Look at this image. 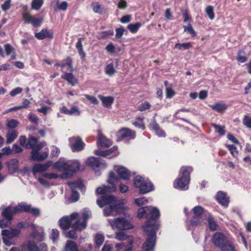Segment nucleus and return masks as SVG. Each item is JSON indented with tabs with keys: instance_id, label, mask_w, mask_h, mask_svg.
Instances as JSON below:
<instances>
[{
	"instance_id": "obj_1",
	"label": "nucleus",
	"mask_w": 251,
	"mask_h": 251,
	"mask_svg": "<svg viewBox=\"0 0 251 251\" xmlns=\"http://www.w3.org/2000/svg\"><path fill=\"white\" fill-rule=\"evenodd\" d=\"M119 180V177L116 176L113 172H111L108 179V182L111 185V186H103L96 189V193L97 194L102 195L100 199L97 200V204L100 208L106 205H108V208L106 207L104 209L105 216H114L118 212L120 205L118 203L116 198L114 196L105 194L107 192H115L116 190V184Z\"/></svg>"
},
{
	"instance_id": "obj_2",
	"label": "nucleus",
	"mask_w": 251,
	"mask_h": 251,
	"mask_svg": "<svg viewBox=\"0 0 251 251\" xmlns=\"http://www.w3.org/2000/svg\"><path fill=\"white\" fill-rule=\"evenodd\" d=\"M148 212V216L150 215V218L144 226L143 229L148 237L143 245V251H154L156 232L159 228V225L155 220L159 217L160 212L158 208L151 206H149Z\"/></svg>"
},
{
	"instance_id": "obj_3",
	"label": "nucleus",
	"mask_w": 251,
	"mask_h": 251,
	"mask_svg": "<svg viewBox=\"0 0 251 251\" xmlns=\"http://www.w3.org/2000/svg\"><path fill=\"white\" fill-rule=\"evenodd\" d=\"M53 167L58 171L64 172L61 175L62 178H69L80 170L79 163L77 160H60L55 162Z\"/></svg>"
},
{
	"instance_id": "obj_4",
	"label": "nucleus",
	"mask_w": 251,
	"mask_h": 251,
	"mask_svg": "<svg viewBox=\"0 0 251 251\" xmlns=\"http://www.w3.org/2000/svg\"><path fill=\"white\" fill-rule=\"evenodd\" d=\"M192 171L191 167H182L180 170L181 176L174 182V187L181 190L187 189L190 182V174Z\"/></svg>"
},
{
	"instance_id": "obj_5",
	"label": "nucleus",
	"mask_w": 251,
	"mask_h": 251,
	"mask_svg": "<svg viewBox=\"0 0 251 251\" xmlns=\"http://www.w3.org/2000/svg\"><path fill=\"white\" fill-rule=\"evenodd\" d=\"M59 225L63 230H67L71 226L75 229V224L79 223L78 214L77 213H72L70 216H64L59 221Z\"/></svg>"
},
{
	"instance_id": "obj_6",
	"label": "nucleus",
	"mask_w": 251,
	"mask_h": 251,
	"mask_svg": "<svg viewBox=\"0 0 251 251\" xmlns=\"http://www.w3.org/2000/svg\"><path fill=\"white\" fill-rule=\"evenodd\" d=\"M134 185L139 188L141 194H146L152 190L153 185L149 181L144 179L142 176H136L134 180Z\"/></svg>"
},
{
	"instance_id": "obj_7",
	"label": "nucleus",
	"mask_w": 251,
	"mask_h": 251,
	"mask_svg": "<svg viewBox=\"0 0 251 251\" xmlns=\"http://www.w3.org/2000/svg\"><path fill=\"white\" fill-rule=\"evenodd\" d=\"M72 190V195L70 198V201L71 202H75L78 200L79 195L76 191V189L83 190L84 185L81 180H78L74 182H69L68 183Z\"/></svg>"
},
{
	"instance_id": "obj_8",
	"label": "nucleus",
	"mask_w": 251,
	"mask_h": 251,
	"mask_svg": "<svg viewBox=\"0 0 251 251\" xmlns=\"http://www.w3.org/2000/svg\"><path fill=\"white\" fill-rule=\"evenodd\" d=\"M20 229L15 228L2 230L1 234L3 236L2 239L4 244L8 247L12 245L13 243L10 240L18 236L20 234Z\"/></svg>"
},
{
	"instance_id": "obj_9",
	"label": "nucleus",
	"mask_w": 251,
	"mask_h": 251,
	"mask_svg": "<svg viewBox=\"0 0 251 251\" xmlns=\"http://www.w3.org/2000/svg\"><path fill=\"white\" fill-rule=\"evenodd\" d=\"M17 212H27L31 213L35 216L40 215V210L38 208L32 207L30 204L25 202H20L15 206Z\"/></svg>"
},
{
	"instance_id": "obj_10",
	"label": "nucleus",
	"mask_w": 251,
	"mask_h": 251,
	"mask_svg": "<svg viewBox=\"0 0 251 251\" xmlns=\"http://www.w3.org/2000/svg\"><path fill=\"white\" fill-rule=\"evenodd\" d=\"M203 211V208L201 206H197L193 208L194 216L190 220L191 225L196 226L202 223L203 221L202 215Z\"/></svg>"
},
{
	"instance_id": "obj_11",
	"label": "nucleus",
	"mask_w": 251,
	"mask_h": 251,
	"mask_svg": "<svg viewBox=\"0 0 251 251\" xmlns=\"http://www.w3.org/2000/svg\"><path fill=\"white\" fill-rule=\"evenodd\" d=\"M113 228L119 230H126L133 228L132 225L127 220L123 218H118L115 219L111 224Z\"/></svg>"
},
{
	"instance_id": "obj_12",
	"label": "nucleus",
	"mask_w": 251,
	"mask_h": 251,
	"mask_svg": "<svg viewBox=\"0 0 251 251\" xmlns=\"http://www.w3.org/2000/svg\"><path fill=\"white\" fill-rule=\"evenodd\" d=\"M22 17L25 24H31L34 27L40 26L43 21L42 18H37L32 16L27 12L23 13Z\"/></svg>"
},
{
	"instance_id": "obj_13",
	"label": "nucleus",
	"mask_w": 251,
	"mask_h": 251,
	"mask_svg": "<svg viewBox=\"0 0 251 251\" xmlns=\"http://www.w3.org/2000/svg\"><path fill=\"white\" fill-rule=\"evenodd\" d=\"M69 145L73 151H82L85 144L79 137H73L69 138Z\"/></svg>"
},
{
	"instance_id": "obj_14",
	"label": "nucleus",
	"mask_w": 251,
	"mask_h": 251,
	"mask_svg": "<svg viewBox=\"0 0 251 251\" xmlns=\"http://www.w3.org/2000/svg\"><path fill=\"white\" fill-rule=\"evenodd\" d=\"M212 242L216 247L221 249L225 246L227 243H228L230 241L227 239L224 234L219 232H217L213 235Z\"/></svg>"
},
{
	"instance_id": "obj_15",
	"label": "nucleus",
	"mask_w": 251,
	"mask_h": 251,
	"mask_svg": "<svg viewBox=\"0 0 251 251\" xmlns=\"http://www.w3.org/2000/svg\"><path fill=\"white\" fill-rule=\"evenodd\" d=\"M91 216V211L89 209H84L82 213V221H81L80 220L78 219L79 223L78 225L75 224V229L78 230L79 231H81L82 229H85L87 226V219L90 218Z\"/></svg>"
},
{
	"instance_id": "obj_16",
	"label": "nucleus",
	"mask_w": 251,
	"mask_h": 251,
	"mask_svg": "<svg viewBox=\"0 0 251 251\" xmlns=\"http://www.w3.org/2000/svg\"><path fill=\"white\" fill-rule=\"evenodd\" d=\"M43 142H38L37 138L34 137H30L28 139L27 144L26 145L27 149H32L33 150L40 151L44 147Z\"/></svg>"
},
{
	"instance_id": "obj_17",
	"label": "nucleus",
	"mask_w": 251,
	"mask_h": 251,
	"mask_svg": "<svg viewBox=\"0 0 251 251\" xmlns=\"http://www.w3.org/2000/svg\"><path fill=\"white\" fill-rule=\"evenodd\" d=\"M117 135L121 139L128 138L129 139H133L135 137L136 133L134 131L125 127L120 130Z\"/></svg>"
},
{
	"instance_id": "obj_18",
	"label": "nucleus",
	"mask_w": 251,
	"mask_h": 251,
	"mask_svg": "<svg viewBox=\"0 0 251 251\" xmlns=\"http://www.w3.org/2000/svg\"><path fill=\"white\" fill-rule=\"evenodd\" d=\"M88 166H91L94 169L99 168H104L105 163L101 162L99 158L95 157H91L88 158L86 162Z\"/></svg>"
},
{
	"instance_id": "obj_19",
	"label": "nucleus",
	"mask_w": 251,
	"mask_h": 251,
	"mask_svg": "<svg viewBox=\"0 0 251 251\" xmlns=\"http://www.w3.org/2000/svg\"><path fill=\"white\" fill-rule=\"evenodd\" d=\"M39 151L32 150L31 152V159L33 161H42L48 156V153L46 151L39 152Z\"/></svg>"
},
{
	"instance_id": "obj_20",
	"label": "nucleus",
	"mask_w": 251,
	"mask_h": 251,
	"mask_svg": "<svg viewBox=\"0 0 251 251\" xmlns=\"http://www.w3.org/2000/svg\"><path fill=\"white\" fill-rule=\"evenodd\" d=\"M27 249L28 251H47V246L45 243H42L38 245L34 242H29L28 243Z\"/></svg>"
},
{
	"instance_id": "obj_21",
	"label": "nucleus",
	"mask_w": 251,
	"mask_h": 251,
	"mask_svg": "<svg viewBox=\"0 0 251 251\" xmlns=\"http://www.w3.org/2000/svg\"><path fill=\"white\" fill-rule=\"evenodd\" d=\"M17 211L15 206H8L3 208L1 212L2 215L5 218V219L11 220L13 218L14 214L17 213Z\"/></svg>"
},
{
	"instance_id": "obj_22",
	"label": "nucleus",
	"mask_w": 251,
	"mask_h": 251,
	"mask_svg": "<svg viewBox=\"0 0 251 251\" xmlns=\"http://www.w3.org/2000/svg\"><path fill=\"white\" fill-rule=\"evenodd\" d=\"M216 200L222 205L227 207L229 201L225 193L222 191H219L216 195Z\"/></svg>"
},
{
	"instance_id": "obj_23",
	"label": "nucleus",
	"mask_w": 251,
	"mask_h": 251,
	"mask_svg": "<svg viewBox=\"0 0 251 251\" xmlns=\"http://www.w3.org/2000/svg\"><path fill=\"white\" fill-rule=\"evenodd\" d=\"M35 37L39 40H43L45 38L52 39L53 33L47 29H43L41 31L35 34Z\"/></svg>"
},
{
	"instance_id": "obj_24",
	"label": "nucleus",
	"mask_w": 251,
	"mask_h": 251,
	"mask_svg": "<svg viewBox=\"0 0 251 251\" xmlns=\"http://www.w3.org/2000/svg\"><path fill=\"white\" fill-rule=\"evenodd\" d=\"M9 172L13 174L17 172L19 169V161L16 158L10 160L6 163Z\"/></svg>"
},
{
	"instance_id": "obj_25",
	"label": "nucleus",
	"mask_w": 251,
	"mask_h": 251,
	"mask_svg": "<svg viewBox=\"0 0 251 251\" xmlns=\"http://www.w3.org/2000/svg\"><path fill=\"white\" fill-rule=\"evenodd\" d=\"M98 143L103 148H108L112 145V142L101 134H99Z\"/></svg>"
},
{
	"instance_id": "obj_26",
	"label": "nucleus",
	"mask_w": 251,
	"mask_h": 251,
	"mask_svg": "<svg viewBox=\"0 0 251 251\" xmlns=\"http://www.w3.org/2000/svg\"><path fill=\"white\" fill-rule=\"evenodd\" d=\"M117 150V147H113L112 148L106 151L97 150L94 151V154L96 155L107 157Z\"/></svg>"
},
{
	"instance_id": "obj_27",
	"label": "nucleus",
	"mask_w": 251,
	"mask_h": 251,
	"mask_svg": "<svg viewBox=\"0 0 251 251\" xmlns=\"http://www.w3.org/2000/svg\"><path fill=\"white\" fill-rule=\"evenodd\" d=\"M117 173L120 178L125 180L129 179L130 176L129 171L124 167H120L117 169Z\"/></svg>"
},
{
	"instance_id": "obj_28",
	"label": "nucleus",
	"mask_w": 251,
	"mask_h": 251,
	"mask_svg": "<svg viewBox=\"0 0 251 251\" xmlns=\"http://www.w3.org/2000/svg\"><path fill=\"white\" fill-rule=\"evenodd\" d=\"M18 133L15 130L9 131L6 135V143L10 144L12 143L18 137Z\"/></svg>"
},
{
	"instance_id": "obj_29",
	"label": "nucleus",
	"mask_w": 251,
	"mask_h": 251,
	"mask_svg": "<svg viewBox=\"0 0 251 251\" xmlns=\"http://www.w3.org/2000/svg\"><path fill=\"white\" fill-rule=\"evenodd\" d=\"M99 99L101 100L103 105L105 107H109L111 106L114 101V98L112 97L108 96L104 97L99 95Z\"/></svg>"
},
{
	"instance_id": "obj_30",
	"label": "nucleus",
	"mask_w": 251,
	"mask_h": 251,
	"mask_svg": "<svg viewBox=\"0 0 251 251\" xmlns=\"http://www.w3.org/2000/svg\"><path fill=\"white\" fill-rule=\"evenodd\" d=\"M65 251H79L77 246L75 242L68 240L64 248Z\"/></svg>"
},
{
	"instance_id": "obj_31",
	"label": "nucleus",
	"mask_w": 251,
	"mask_h": 251,
	"mask_svg": "<svg viewBox=\"0 0 251 251\" xmlns=\"http://www.w3.org/2000/svg\"><path fill=\"white\" fill-rule=\"evenodd\" d=\"M210 107L218 112H222L227 109V106L223 102H217V103L210 105Z\"/></svg>"
},
{
	"instance_id": "obj_32",
	"label": "nucleus",
	"mask_w": 251,
	"mask_h": 251,
	"mask_svg": "<svg viewBox=\"0 0 251 251\" xmlns=\"http://www.w3.org/2000/svg\"><path fill=\"white\" fill-rule=\"evenodd\" d=\"M61 78L67 80L73 86L77 83L76 79L72 73H66L64 75L61 76Z\"/></svg>"
},
{
	"instance_id": "obj_33",
	"label": "nucleus",
	"mask_w": 251,
	"mask_h": 251,
	"mask_svg": "<svg viewBox=\"0 0 251 251\" xmlns=\"http://www.w3.org/2000/svg\"><path fill=\"white\" fill-rule=\"evenodd\" d=\"M83 40V38H79L75 45V47L77 50L78 54L81 58H84L86 56V54L83 50V46L82 44V41Z\"/></svg>"
},
{
	"instance_id": "obj_34",
	"label": "nucleus",
	"mask_w": 251,
	"mask_h": 251,
	"mask_svg": "<svg viewBox=\"0 0 251 251\" xmlns=\"http://www.w3.org/2000/svg\"><path fill=\"white\" fill-rule=\"evenodd\" d=\"M31 237L36 241H42L44 239V233L42 231L39 232L34 230L31 234Z\"/></svg>"
},
{
	"instance_id": "obj_35",
	"label": "nucleus",
	"mask_w": 251,
	"mask_h": 251,
	"mask_svg": "<svg viewBox=\"0 0 251 251\" xmlns=\"http://www.w3.org/2000/svg\"><path fill=\"white\" fill-rule=\"evenodd\" d=\"M114 35L113 30L104 31L98 33L97 38L99 39H106L110 36Z\"/></svg>"
},
{
	"instance_id": "obj_36",
	"label": "nucleus",
	"mask_w": 251,
	"mask_h": 251,
	"mask_svg": "<svg viewBox=\"0 0 251 251\" xmlns=\"http://www.w3.org/2000/svg\"><path fill=\"white\" fill-rule=\"evenodd\" d=\"M46 170H47L45 168V166H44V164H37L33 166L32 169V172L33 173V175L35 176L36 173H42Z\"/></svg>"
},
{
	"instance_id": "obj_37",
	"label": "nucleus",
	"mask_w": 251,
	"mask_h": 251,
	"mask_svg": "<svg viewBox=\"0 0 251 251\" xmlns=\"http://www.w3.org/2000/svg\"><path fill=\"white\" fill-rule=\"evenodd\" d=\"M116 72L113 63L107 64L105 68V74L109 76H112Z\"/></svg>"
},
{
	"instance_id": "obj_38",
	"label": "nucleus",
	"mask_w": 251,
	"mask_h": 251,
	"mask_svg": "<svg viewBox=\"0 0 251 251\" xmlns=\"http://www.w3.org/2000/svg\"><path fill=\"white\" fill-rule=\"evenodd\" d=\"M149 210V206L143 207L139 209L138 211L137 216L139 218H142L143 216H148V212Z\"/></svg>"
},
{
	"instance_id": "obj_39",
	"label": "nucleus",
	"mask_w": 251,
	"mask_h": 251,
	"mask_svg": "<svg viewBox=\"0 0 251 251\" xmlns=\"http://www.w3.org/2000/svg\"><path fill=\"white\" fill-rule=\"evenodd\" d=\"M4 47L6 55H9L12 54V59H15V53L14 51V48L9 44H5Z\"/></svg>"
},
{
	"instance_id": "obj_40",
	"label": "nucleus",
	"mask_w": 251,
	"mask_h": 251,
	"mask_svg": "<svg viewBox=\"0 0 251 251\" xmlns=\"http://www.w3.org/2000/svg\"><path fill=\"white\" fill-rule=\"evenodd\" d=\"M43 4V0H33L31 7L34 10H39Z\"/></svg>"
},
{
	"instance_id": "obj_41",
	"label": "nucleus",
	"mask_w": 251,
	"mask_h": 251,
	"mask_svg": "<svg viewBox=\"0 0 251 251\" xmlns=\"http://www.w3.org/2000/svg\"><path fill=\"white\" fill-rule=\"evenodd\" d=\"M212 126L215 128L216 132L218 133L221 135H224L225 134L226 131L225 129V126H220L215 124H212Z\"/></svg>"
},
{
	"instance_id": "obj_42",
	"label": "nucleus",
	"mask_w": 251,
	"mask_h": 251,
	"mask_svg": "<svg viewBox=\"0 0 251 251\" xmlns=\"http://www.w3.org/2000/svg\"><path fill=\"white\" fill-rule=\"evenodd\" d=\"M140 23H136L135 24H129L127 26V28L132 33H135L137 31L139 27L141 26Z\"/></svg>"
},
{
	"instance_id": "obj_43",
	"label": "nucleus",
	"mask_w": 251,
	"mask_h": 251,
	"mask_svg": "<svg viewBox=\"0 0 251 251\" xmlns=\"http://www.w3.org/2000/svg\"><path fill=\"white\" fill-rule=\"evenodd\" d=\"M19 124L18 121L15 119H11L7 122L6 126L10 129L16 128Z\"/></svg>"
},
{
	"instance_id": "obj_44",
	"label": "nucleus",
	"mask_w": 251,
	"mask_h": 251,
	"mask_svg": "<svg viewBox=\"0 0 251 251\" xmlns=\"http://www.w3.org/2000/svg\"><path fill=\"white\" fill-rule=\"evenodd\" d=\"M205 12L210 20L214 19L215 17V15L214 13V9L212 6L209 5L207 6L205 9Z\"/></svg>"
},
{
	"instance_id": "obj_45",
	"label": "nucleus",
	"mask_w": 251,
	"mask_h": 251,
	"mask_svg": "<svg viewBox=\"0 0 251 251\" xmlns=\"http://www.w3.org/2000/svg\"><path fill=\"white\" fill-rule=\"evenodd\" d=\"M243 124L247 128L251 129V116L245 115L243 119Z\"/></svg>"
},
{
	"instance_id": "obj_46",
	"label": "nucleus",
	"mask_w": 251,
	"mask_h": 251,
	"mask_svg": "<svg viewBox=\"0 0 251 251\" xmlns=\"http://www.w3.org/2000/svg\"><path fill=\"white\" fill-rule=\"evenodd\" d=\"M226 146L233 156H236L238 155V151L236 146L233 145H226Z\"/></svg>"
},
{
	"instance_id": "obj_47",
	"label": "nucleus",
	"mask_w": 251,
	"mask_h": 251,
	"mask_svg": "<svg viewBox=\"0 0 251 251\" xmlns=\"http://www.w3.org/2000/svg\"><path fill=\"white\" fill-rule=\"evenodd\" d=\"M208 225L210 229L212 231H215L217 229V225L214 219L209 217H208Z\"/></svg>"
},
{
	"instance_id": "obj_48",
	"label": "nucleus",
	"mask_w": 251,
	"mask_h": 251,
	"mask_svg": "<svg viewBox=\"0 0 251 251\" xmlns=\"http://www.w3.org/2000/svg\"><path fill=\"white\" fill-rule=\"evenodd\" d=\"M59 231L56 229H52L50 234V238L53 241L55 242L58 239Z\"/></svg>"
},
{
	"instance_id": "obj_49",
	"label": "nucleus",
	"mask_w": 251,
	"mask_h": 251,
	"mask_svg": "<svg viewBox=\"0 0 251 251\" xmlns=\"http://www.w3.org/2000/svg\"><path fill=\"white\" fill-rule=\"evenodd\" d=\"M221 251H236L232 244L229 242L221 249Z\"/></svg>"
},
{
	"instance_id": "obj_50",
	"label": "nucleus",
	"mask_w": 251,
	"mask_h": 251,
	"mask_svg": "<svg viewBox=\"0 0 251 251\" xmlns=\"http://www.w3.org/2000/svg\"><path fill=\"white\" fill-rule=\"evenodd\" d=\"M104 241V237L101 234H97L95 237V243L96 245L99 247L100 246Z\"/></svg>"
},
{
	"instance_id": "obj_51",
	"label": "nucleus",
	"mask_w": 251,
	"mask_h": 251,
	"mask_svg": "<svg viewBox=\"0 0 251 251\" xmlns=\"http://www.w3.org/2000/svg\"><path fill=\"white\" fill-rule=\"evenodd\" d=\"M91 7L93 9V11L95 13H101V9L100 8V5L97 2H93L91 4Z\"/></svg>"
},
{
	"instance_id": "obj_52",
	"label": "nucleus",
	"mask_w": 251,
	"mask_h": 251,
	"mask_svg": "<svg viewBox=\"0 0 251 251\" xmlns=\"http://www.w3.org/2000/svg\"><path fill=\"white\" fill-rule=\"evenodd\" d=\"M76 231H79L78 230H76L75 228H74L73 230H69L66 233V236L67 238L73 239L77 238Z\"/></svg>"
},
{
	"instance_id": "obj_53",
	"label": "nucleus",
	"mask_w": 251,
	"mask_h": 251,
	"mask_svg": "<svg viewBox=\"0 0 251 251\" xmlns=\"http://www.w3.org/2000/svg\"><path fill=\"white\" fill-rule=\"evenodd\" d=\"M151 105L148 102H144L138 106V109L140 111H144L146 110L149 109Z\"/></svg>"
},
{
	"instance_id": "obj_54",
	"label": "nucleus",
	"mask_w": 251,
	"mask_h": 251,
	"mask_svg": "<svg viewBox=\"0 0 251 251\" xmlns=\"http://www.w3.org/2000/svg\"><path fill=\"white\" fill-rule=\"evenodd\" d=\"M56 5L59 10H65L68 7V3L66 1L60 2L59 0H57Z\"/></svg>"
},
{
	"instance_id": "obj_55",
	"label": "nucleus",
	"mask_w": 251,
	"mask_h": 251,
	"mask_svg": "<svg viewBox=\"0 0 251 251\" xmlns=\"http://www.w3.org/2000/svg\"><path fill=\"white\" fill-rule=\"evenodd\" d=\"M183 28L185 31L188 32L192 36H194L196 35V32L194 30L190 23L188 24V26H184Z\"/></svg>"
},
{
	"instance_id": "obj_56",
	"label": "nucleus",
	"mask_w": 251,
	"mask_h": 251,
	"mask_svg": "<svg viewBox=\"0 0 251 251\" xmlns=\"http://www.w3.org/2000/svg\"><path fill=\"white\" fill-rule=\"evenodd\" d=\"M128 236L124 232H117L116 234L115 238L119 241L125 240Z\"/></svg>"
},
{
	"instance_id": "obj_57",
	"label": "nucleus",
	"mask_w": 251,
	"mask_h": 251,
	"mask_svg": "<svg viewBox=\"0 0 251 251\" xmlns=\"http://www.w3.org/2000/svg\"><path fill=\"white\" fill-rule=\"evenodd\" d=\"M175 47L179 50H182L183 48L188 49L190 47V44L189 43L183 44L177 43L176 44Z\"/></svg>"
},
{
	"instance_id": "obj_58",
	"label": "nucleus",
	"mask_w": 251,
	"mask_h": 251,
	"mask_svg": "<svg viewBox=\"0 0 251 251\" xmlns=\"http://www.w3.org/2000/svg\"><path fill=\"white\" fill-rule=\"evenodd\" d=\"M148 202V201L145 197H142L135 200V203L139 206L146 204Z\"/></svg>"
},
{
	"instance_id": "obj_59",
	"label": "nucleus",
	"mask_w": 251,
	"mask_h": 251,
	"mask_svg": "<svg viewBox=\"0 0 251 251\" xmlns=\"http://www.w3.org/2000/svg\"><path fill=\"white\" fill-rule=\"evenodd\" d=\"M11 220L7 219H4L0 220V227L2 228H5L10 225Z\"/></svg>"
},
{
	"instance_id": "obj_60",
	"label": "nucleus",
	"mask_w": 251,
	"mask_h": 251,
	"mask_svg": "<svg viewBox=\"0 0 251 251\" xmlns=\"http://www.w3.org/2000/svg\"><path fill=\"white\" fill-rule=\"evenodd\" d=\"M23 91V89L21 87H16V88L12 90L10 93L9 94L12 97H14L16 95L21 94Z\"/></svg>"
},
{
	"instance_id": "obj_61",
	"label": "nucleus",
	"mask_w": 251,
	"mask_h": 251,
	"mask_svg": "<svg viewBox=\"0 0 251 251\" xmlns=\"http://www.w3.org/2000/svg\"><path fill=\"white\" fill-rule=\"evenodd\" d=\"M42 176L49 179H56L59 177V176L55 173H45L43 174Z\"/></svg>"
},
{
	"instance_id": "obj_62",
	"label": "nucleus",
	"mask_w": 251,
	"mask_h": 251,
	"mask_svg": "<svg viewBox=\"0 0 251 251\" xmlns=\"http://www.w3.org/2000/svg\"><path fill=\"white\" fill-rule=\"evenodd\" d=\"M0 151L3 155H8L12 153V150L9 147H5L1 149Z\"/></svg>"
},
{
	"instance_id": "obj_63",
	"label": "nucleus",
	"mask_w": 251,
	"mask_h": 251,
	"mask_svg": "<svg viewBox=\"0 0 251 251\" xmlns=\"http://www.w3.org/2000/svg\"><path fill=\"white\" fill-rule=\"evenodd\" d=\"M84 96L88 99L89 100L91 101V102L94 104H98V100L96 99V98L93 96H90L87 94L84 95Z\"/></svg>"
},
{
	"instance_id": "obj_64",
	"label": "nucleus",
	"mask_w": 251,
	"mask_h": 251,
	"mask_svg": "<svg viewBox=\"0 0 251 251\" xmlns=\"http://www.w3.org/2000/svg\"><path fill=\"white\" fill-rule=\"evenodd\" d=\"M28 119L29 120L33 123L37 124L38 122L39 118L35 114L30 113L28 115Z\"/></svg>"
}]
</instances>
